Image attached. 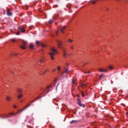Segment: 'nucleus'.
<instances>
[{
  "label": "nucleus",
  "instance_id": "3",
  "mask_svg": "<svg viewBox=\"0 0 128 128\" xmlns=\"http://www.w3.org/2000/svg\"><path fill=\"white\" fill-rule=\"evenodd\" d=\"M16 114L14 113H10L8 116H0L1 118H10L12 116H15Z\"/></svg>",
  "mask_w": 128,
  "mask_h": 128
},
{
  "label": "nucleus",
  "instance_id": "17",
  "mask_svg": "<svg viewBox=\"0 0 128 128\" xmlns=\"http://www.w3.org/2000/svg\"><path fill=\"white\" fill-rule=\"evenodd\" d=\"M66 28V26H63L62 29H60L61 32L64 33V30H64V28Z\"/></svg>",
  "mask_w": 128,
  "mask_h": 128
},
{
  "label": "nucleus",
  "instance_id": "21",
  "mask_svg": "<svg viewBox=\"0 0 128 128\" xmlns=\"http://www.w3.org/2000/svg\"><path fill=\"white\" fill-rule=\"evenodd\" d=\"M50 88H52V84H50V86H48L46 88V90H50Z\"/></svg>",
  "mask_w": 128,
  "mask_h": 128
},
{
  "label": "nucleus",
  "instance_id": "39",
  "mask_svg": "<svg viewBox=\"0 0 128 128\" xmlns=\"http://www.w3.org/2000/svg\"><path fill=\"white\" fill-rule=\"evenodd\" d=\"M48 92H50V90H48L46 92V94H48Z\"/></svg>",
  "mask_w": 128,
  "mask_h": 128
},
{
  "label": "nucleus",
  "instance_id": "22",
  "mask_svg": "<svg viewBox=\"0 0 128 128\" xmlns=\"http://www.w3.org/2000/svg\"><path fill=\"white\" fill-rule=\"evenodd\" d=\"M18 92L20 93V92H22V89H18L17 90Z\"/></svg>",
  "mask_w": 128,
  "mask_h": 128
},
{
  "label": "nucleus",
  "instance_id": "36",
  "mask_svg": "<svg viewBox=\"0 0 128 128\" xmlns=\"http://www.w3.org/2000/svg\"><path fill=\"white\" fill-rule=\"evenodd\" d=\"M82 96L83 98L84 97V94H82Z\"/></svg>",
  "mask_w": 128,
  "mask_h": 128
},
{
  "label": "nucleus",
  "instance_id": "6",
  "mask_svg": "<svg viewBox=\"0 0 128 128\" xmlns=\"http://www.w3.org/2000/svg\"><path fill=\"white\" fill-rule=\"evenodd\" d=\"M22 96H24V94H22V93H20L19 94L18 96V98L20 100V98H22Z\"/></svg>",
  "mask_w": 128,
  "mask_h": 128
},
{
  "label": "nucleus",
  "instance_id": "32",
  "mask_svg": "<svg viewBox=\"0 0 128 128\" xmlns=\"http://www.w3.org/2000/svg\"><path fill=\"white\" fill-rule=\"evenodd\" d=\"M70 48H71L72 50H74V46H70Z\"/></svg>",
  "mask_w": 128,
  "mask_h": 128
},
{
  "label": "nucleus",
  "instance_id": "7",
  "mask_svg": "<svg viewBox=\"0 0 128 128\" xmlns=\"http://www.w3.org/2000/svg\"><path fill=\"white\" fill-rule=\"evenodd\" d=\"M30 48L31 50H34V45L32 43L30 44Z\"/></svg>",
  "mask_w": 128,
  "mask_h": 128
},
{
  "label": "nucleus",
  "instance_id": "1",
  "mask_svg": "<svg viewBox=\"0 0 128 128\" xmlns=\"http://www.w3.org/2000/svg\"><path fill=\"white\" fill-rule=\"evenodd\" d=\"M22 42L21 43L22 45H20V48H22V50H24L26 48L25 45L28 44V42H26L24 40H22Z\"/></svg>",
  "mask_w": 128,
  "mask_h": 128
},
{
  "label": "nucleus",
  "instance_id": "33",
  "mask_svg": "<svg viewBox=\"0 0 128 128\" xmlns=\"http://www.w3.org/2000/svg\"><path fill=\"white\" fill-rule=\"evenodd\" d=\"M14 108H16V106L14 105Z\"/></svg>",
  "mask_w": 128,
  "mask_h": 128
},
{
  "label": "nucleus",
  "instance_id": "2",
  "mask_svg": "<svg viewBox=\"0 0 128 128\" xmlns=\"http://www.w3.org/2000/svg\"><path fill=\"white\" fill-rule=\"evenodd\" d=\"M51 52L49 54L50 56H51V60H54V57L52 56H54L56 54V50L54 48H52L51 50Z\"/></svg>",
  "mask_w": 128,
  "mask_h": 128
},
{
  "label": "nucleus",
  "instance_id": "9",
  "mask_svg": "<svg viewBox=\"0 0 128 128\" xmlns=\"http://www.w3.org/2000/svg\"><path fill=\"white\" fill-rule=\"evenodd\" d=\"M7 14L8 16H12V12H10V10H7Z\"/></svg>",
  "mask_w": 128,
  "mask_h": 128
},
{
  "label": "nucleus",
  "instance_id": "37",
  "mask_svg": "<svg viewBox=\"0 0 128 128\" xmlns=\"http://www.w3.org/2000/svg\"><path fill=\"white\" fill-rule=\"evenodd\" d=\"M92 4H96V2H92Z\"/></svg>",
  "mask_w": 128,
  "mask_h": 128
},
{
  "label": "nucleus",
  "instance_id": "42",
  "mask_svg": "<svg viewBox=\"0 0 128 128\" xmlns=\"http://www.w3.org/2000/svg\"><path fill=\"white\" fill-rule=\"evenodd\" d=\"M67 66H68V64H67Z\"/></svg>",
  "mask_w": 128,
  "mask_h": 128
},
{
  "label": "nucleus",
  "instance_id": "11",
  "mask_svg": "<svg viewBox=\"0 0 128 128\" xmlns=\"http://www.w3.org/2000/svg\"><path fill=\"white\" fill-rule=\"evenodd\" d=\"M78 104L80 106H82V108H84V104H82V102H78Z\"/></svg>",
  "mask_w": 128,
  "mask_h": 128
},
{
  "label": "nucleus",
  "instance_id": "15",
  "mask_svg": "<svg viewBox=\"0 0 128 128\" xmlns=\"http://www.w3.org/2000/svg\"><path fill=\"white\" fill-rule=\"evenodd\" d=\"M42 98V96H38L37 97L35 100H34L32 102H36V100H40V98Z\"/></svg>",
  "mask_w": 128,
  "mask_h": 128
},
{
  "label": "nucleus",
  "instance_id": "12",
  "mask_svg": "<svg viewBox=\"0 0 128 128\" xmlns=\"http://www.w3.org/2000/svg\"><path fill=\"white\" fill-rule=\"evenodd\" d=\"M6 99L8 100V102H10V100H12V98L10 96H6Z\"/></svg>",
  "mask_w": 128,
  "mask_h": 128
},
{
  "label": "nucleus",
  "instance_id": "19",
  "mask_svg": "<svg viewBox=\"0 0 128 128\" xmlns=\"http://www.w3.org/2000/svg\"><path fill=\"white\" fill-rule=\"evenodd\" d=\"M78 120H72L70 122V124H74V122H77Z\"/></svg>",
  "mask_w": 128,
  "mask_h": 128
},
{
  "label": "nucleus",
  "instance_id": "8",
  "mask_svg": "<svg viewBox=\"0 0 128 128\" xmlns=\"http://www.w3.org/2000/svg\"><path fill=\"white\" fill-rule=\"evenodd\" d=\"M108 69L110 70H114V66H108Z\"/></svg>",
  "mask_w": 128,
  "mask_h": 128
},
{
  "label": "nucleus",
  "instance_id": "31",
  "mask_svg": "<svg viewBox=\"0 0 128 128\" xmlns=\"http://www.w3.org/2000/svg\"><path fill=\"white\" fill-rule=\"evenodd\" d=\"M42 48H44V47L46 46V45H44V44H42Z\"/></svg>",
  "mask_w": 128,
  "mask_h": 128
},
{
  "label": "nucleus",
  "instance_id": "41",
  "mask_svg": "<svg viewBox=\"0 0 128 128\" xmlns=\"http://www.w3.org/2000/svg\"><path fill=\"white\" fill-rule=\"evenodd\" d=\"M58 31H57V32H56V34H58Z\"/></svg>",
  "mask_w": 128,
  "mask_h": 128
},
{
  "label": "nucleus",
  "instance_id": "20",
  "mask_svg": "<svg viewBox=\"0 0 128 128\" xmlns=\"http://www.w3.org/2000/svg\"><path fill=\"white\" fill-rule=\"evenodd\" d=\"M68 72V68H66V70L64 71V74H66Z\"/></svg>",
  "mask_w": 128,
  "mask_h": 128
},
{
  "label": "nucleus",
  "instance_id": "10",
  "mask_svg": "<svg viewBox=\"0 0 128 128\" xmlns=\"http://www.w3.org/2000/svg\"><path fill=\"white\" fill-rule=\"evenodd\" d=\"M30 104H29L27 105L24 109H22L21 111H20V112H22L24 110H26V108H28V106H30Z\"/></svg>",
  "mask_w": 128,
  "mask_h": 128
},
{
  "label": "nucleus",
  "instance_id": "14",
  "mask_svg": "<svg viewBox=\"0 0 128 128\" xmlns=\"http://www.w3.org/2000/svg\"><path fill=\"white\" fill-rule=\"evenodd\" d=\"M57 42L58 44V46L59 48H60V46H62V42H60V41L57 40Z\"/></svg>",
  "mask_w": 128,
  "mask_h": 128
},
{
  "label": "nucleus",
  "instance_id": "27",
  "mask_svg": "<svg viewBox=\"0 0 128 128\" xmlns=\"http://www.w3.org/2000/svg\"><path fill=\"white\" fill-rule=\"evenodd\" d=\"M68 41L70 42H72V40L69 39Z\"/></svg>",
  "mask_w": 128,
  "mask_h": 128
},
{
  "label": "nucleus",
  "instance_id": "29",
  "mask_svg": "<svg viewBox=\"0 0 128 128\" xmlns=\"http://www.w3.org/2000/svg\"><path fill=\"white\" fill-rule=\"evenodd\" d=\"M56 70V68H54V70H52V72H55Z\"/></svg>",
  "mask_w": 128,
  "mask_h": 128
},
{
  "label": "nucleus",
  "instance_id": "4",
  "mask_svg": "<svg viewBox=\"0 0 128 128\" xmlns=\"http://www.w3.org/2000/svg\"><path fill=\"white\" fill-rule=\"evenodd\" d=\"M99 72H108V70H106V69H98Z\"/></svg>",
  "mask_w": 128,
  "mask_h": 128
},
{
  "label": "nucleus",
  "instance_id": "24",
  "mask_svg": "<svg viewBox=\"0 0 128 128\" xmlns=\"http://www.w3.org/2000/svg\"><path fill=\"white\" fill-rule=\"evenodd\" d=\"M36 44H40V42L36 40Z\"/></svg>",
  "mask_w": 128,
  "mask_h": 128
},
{
  "label": "nucleus",
  "instance_id": "30",
  "mask_svg": "<svg viewBox=\"0 0 128 128\" xmlns=\"http://www.w3.org/2000/svg\"><path fill=\"white\" fill-rule=\"evenodd\" d=\"M72 84H75L74 80V79H72Z\"/></svg>",
  "mask_w": 128,
  "mask_h": 128
},
{
  "label": "nucleus",
  "instance_id": "43",
  "mask_svg": "<svg viewBox=\"0 0 128 128\" xmlns=\"http://www.w3.org/2000/svg\"><path fill=\"white\" fill-rule=\"evenodd\" d=\"M55 82H56V80H55Z\"/></svg>",
  "mask_w": 128,
  "mask_h": 128
},
{
  "label": "nucleus",
  "instance_id": "35",
  "mask_svg": "<svg viewBox=\"0 0 128 128\" xmlns=\"http://www.w3.org/2000/svg\"><path fill=\"white\" fill-rule=\"evenodd\" d=\"M20 32H18L16 33V36H18V34H20L18 33Z\"/></svg>",
  "mask_w": 128,
  "mask_h": 128
},
{
  "label": "nucleus",
  "instance_id": "38",
  "mask_svg": "<svg viewBox=\"0 0 128 128\" xmlns=\"http://www.w3.org/2000/svg\"><path fill=\"white\" fill-rule=\"evenodd\" d=\"M14 56H16L18 54H13Z\"/></svg>",
  "mask_w": 128,
  "mask_h": 128
},
{
  "label": "nucleus",
  "instance_id": "16",
  "mask_svg": "<svg viewBox=\"0 0 128 128\" xmlns=\"http://www.w3.org/2000/svg\"><path fill=\"white\" fill-rule=\"evenodd\" d=\"M20 31L21 32H26V29H24V28H22L20 30Z\"/></svg>",
  "mask_w": 128,
  "mask_h": 128
},
{
  "label": "nucleus",
  "instance_id": "5",
  "mask_svg": "<svg viewBox=\"0 0 128 128\" xmlns=\"http://www.w3.org/2000/svg\"><path fill=\"white\" fill-rule=\"evenodd\" d=\"M44 62V58H42L41 59H40V58H38L36 60L37 62Z\"/></svg>",
  "mask_w": 128,
  "mask_h": 128
},
{
  "label": "nucleus",
  "instance_id": "13",
  "mask_svg": "<svg viewBox=\"0 0 128 128\" xmlns=\"http://www.w3.org/2000/svg\"><path fill=\"white\" fill-rule=\"evenodd\" d=\"M102 78H104V74H102L100 76V78H99L100 80H102Z\"/></svg>",
  "mask_w": 128,
  "mask_h": 128
},
{
  "label": "nucleus",
  "instance_id": "18",
  "mask_svg": "<svg viewBox=\"0 0 128 128\" xmlns=\"http://www.w3.org/2000/svg\"><path fill=\"white\" fill-rule=\"evenodd\" d=\"M62 50H63V52H64V58H66V48H63V49H62Z\"/></svg>",
  "mask_w": 128,
  "mask_h": 128
},
{
  "label": "nucleus",
  "instance_id": "40",
  "mask_svg": "<svg viewBox=\"0 0 128 128\" xmlns=\"http://www.w3.org/2000/svg\"><path fill=\"white\" fill-rule=\"evenodd\" d=\"M84 74H88V72H84Z\"/></svg>",
  "mask_w": 128,
  "mask_h": 128
},
{
  "label": "nucleus",
  "instance_id": "34",
  "mask_svg": "<svg viewBox=\"0 0 128 128\" xmlns=\"http://www.w3.org/2000/svg\"><path fill=\"white\" fill-rule=\"evenodd\" d=\"M91 72H92L89 71V72H87V74H90Z\"/></svg>",
  "mask_w": 128,
  "mask_h": 128
},
{
  "label": "nucleus",
  "instance_id": "23",
  "mask_svg": "<svg viewBox=\"0 0 128 128\" xmlns=\"http://www.w3.org/2000/svg\"><path fill=\"white\" fill-rule=\"evenodd\" d=\"M86 86V84H82V88H85Z\"/></svg>",
  "mask_w": 128,
  "mask_h": 128
},
{
  "label": "nucleus",
  "instance_id": "28",
  "mask_svg": "<svg viewBox=\"0 0 128 128\" xmlns=\"http://www.w3.org/2000/svg\"><path fill=\"white\" fill-rule=\"evenodd\" d=\"M60 66H58V71H60Z\"/></svg>",
  "mask_w": 128,
  "mask_h": 128
},
{
  "label": "nucleus",
  "instance_id": "25",
  "mask_svg": "<svg viewBox=\"0 0 128 128\" xmlns=\"http://www.w3.org/2000/svg\"><path fill=\"white\" fill-rule=\"evenodd\" d=\"M12 42H16V39L14 38L12 39Z\"/></svg>",
  "mask_w": 128,
  "mask_h": 128
},
{
  "label": "nucleus",
  "instance_id": "26",
  "mask_svg": "<svg viewBox=\"0 0 128 128\" xmlns=\"http://www.w3.org/2000/svg\"><path fill=\"white\" fill-rule=\"evenodd\" d=\"M54 22L53 20H49V23H50V24H52V22Z\"/></svg>",
  "mask_w": 128,
  "mask_h": 128
}]
</instances>
